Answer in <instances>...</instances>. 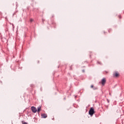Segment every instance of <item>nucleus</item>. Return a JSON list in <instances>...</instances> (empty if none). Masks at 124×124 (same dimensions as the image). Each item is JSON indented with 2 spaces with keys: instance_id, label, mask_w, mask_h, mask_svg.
<instances>
[{
  "instance_id": "11",
  "label": "nucleus",
  "mask_w": 124,
  "mask_h": 124,
  "mask_svg": "<svg viewBox=\"0 0 124 124\" xmlns=\"http://www.w3.org/2000/svg\"><path fill=\"white\" fill-rule=\"evenodd\" d=\"M82 71H83V72H85V70H83Z\"/></svg>"
},
{
  "instance_id": "4",
  "label": "nucleus",
  "mask_w": 124,
  "mask_h": 124,
  "mask_svg": "<svg viewBox=\"0 0 124 124\" xmlns=\"http://www.w3.org/2000/svg\"><path fill=\"white\" fill-rule=\"evenodd\" d=\"M105 83H106V78H103L102 79L101 84L103 85V86H104V85H105Z\"/></svg>"
},
{
  "instance_id": "9",
  "label": "nucleus",
  "mask_w": 124,
  "mask_h": 124,
  "mask_svg": "<svg viewBox=\"0 0 124 124\" xmlns=\"http://www.w3.org/2000/svg\"><path fill=\"white\" fill-rule=\"evenodd\" d=\"M91 88H93V85H91Z\"/></svg>"
},
{
  "instance_id": "1",
  "label": "nucleus",
  "mask_w": 124,
  "mask_h": 124,
  "mask_svg": "<svg viewBox=\"0 0 124 124\" xmlns=\"http://www.w3.org/2000/svg\"><path fill=\"white\" fill-rule=\"evenodd\" d=\"M89 115L93 116V114H94V109H93V108H91L89 111Z\"/></svg>"
},
{
  "instance_id": "3",
  "label": "nucleus",
  "mask_w": 124,
  "mask_h": 124,
  "mask_svg": "<svg viewBox=\"0 0 124 124\" xmlns=\"http://www.w3.org/2000/svg\"><path fill=\"white\" fill-rule=\"evenodd\" d=\"M31 109L32 112H33V113H36V112H37V109H36V107H31Z\"/></svg>"
},
{
  "instance_id": "8",
  "label": "nucleus",
  "mask_w": 124,
  "mask_h": 124,
  "mask_svg": "<svg viewBox=\"0 0 124 124\" xmlns=\"http://www.w3.org/2000/svg\"><path fill=\"white\" fill-rule=\"evenodd\" d=\"M30 21H31V22H33V19H31Z\"/></svg>"
},
{
  "instance_id": "6",
  "label": "nucleus",
  "mask_w": 124,
  "mask_h": 124,
  "mask_svg": "<svg viewBox=\"0 0 124 124\" xmlns=\"http://www.w3.org/2000/svg\"><path fill=\"white\" fill-rule=\"evenodd\" d=\"M40 111H41V106H39L37 108V112H38V113H39V112H40Z\"/></svg>"
},
{
  "instance_id": "7",
  "label": "nucleus",
  "mask_w": 124,
  "mask_h": 124,
  "mask_svg": "<svg viewBox=\"0 0 124 124\" xmlns=\"http://www.w3.org/2000/svg\"><path fill=\"white\" fill-rule=\"evenodd\" d=\"M22 124H28V123L27 122H23Z\"/></svg>"
},
{
  "instance_id": "12",
  "label": "nucleus",
  "mask_w": 124,
  "mask_h": 124,
  "mask_svg": "<svg viewBox=\"0 0 124 124\" xmlns=\"http://www.w3.org/2000/svg\"><path fill=\"white\" fill-rule=\"evenodd\" d=\"M108 102H109V100H108Z\"/></svg>"
},
{
  "instance_id": "5",
  "label": "nucleus",
  "mask_w": 124,
  "mask_h": 124,
  "mask_svg": "<svg viewBox=\"0 0 124 124\" xmlns=\"http://www.w3.org/2000/svg\"><path fill=\"white\" fill-rule=\"evenodd\" d=\"M42 117L44 119H46L47 118V114L45 113L42 114Z\"/></svg>"
},
{
  "instance_id": "10",
  "label": "nucleus",
  "mask_w": 124,
  "mask_h": 124,
  "mask_svg": "<svg viewBox=\"0 0 124 124\" xmlns=\"http://www.w3.org/2000/svg\"><path fill=\"white\" fill-rule=\"evenodd\" d=\"M96 88H93V90H96Z\"/></svg>"
},
{
  "instance_id": "2",
  "label": "nucleus",
  "mask_w": 124,
  "mask_h": 124,
  "mask_svg": "<svg viewBox=\"0 0 124 124\" xmlns=\"http://www.w3.org/2000/svg\"><path fill=\"white\" fill-rule=\"evenodd\" d=\"M113 77H119L120 74L118 72H114L113 74Z\"/></svg>"
}]
</instances>
